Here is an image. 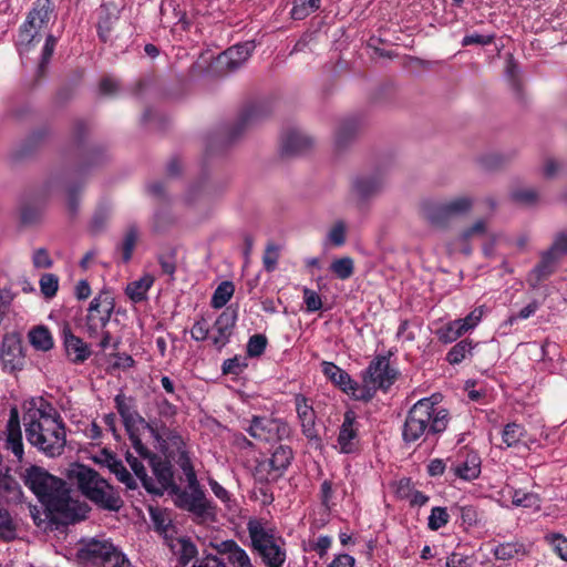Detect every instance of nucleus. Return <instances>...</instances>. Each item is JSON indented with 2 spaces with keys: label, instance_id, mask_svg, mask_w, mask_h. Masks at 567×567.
<instances>
[{
  "label": "nucleus",
  "instance_id": "nucleus-11",
  "mask_svg": "<svg viewBox=\"0 0 567 567\" xmlns=\"http://www.w3.org/2000/svg\"><path fill=\"white\" fill-rule=\"evenodd\" d=\"M148 465L155 476V481L147 476L144 488L148 494L155 496H162L164 492L168 494L174 491V485H177L174 481L173 466L168 460L162 458L157 454H152L148 460Z\"/></svg>",
  "mask_w": 567,
  "mask_h": 567
},
{
  "label": "nucleus",
  "instance_id": "nucleus-63",
  "mask_svg": "<svg viewBox=\"0 0 567 567\" xmlns=\"http://www.w3.org/2000/svg\"><path fill=\"white\" fill-rule=\"evenodd\" d=\"M495 41V34H467L462 40V47H470L473 44L489 45Z\"/></svg>",
  "mask_w": 567,
  "mask_h": 567
},
{
  "label": "nucleus",
  "instance_id": "nucleus-56",
  "mask_svg": "<svg viewBox=\"0 0 567 567\" xmlns=\"http://www.w3.org/2000/svg\"><path fill=\"white\" fill-rule=\"evenodd\" d=\"M450 520V515L446 507L435 506L431 509L429 516L427 527L431 530H439L444 527Z\"/></svg>",
  "mask_w": 567,
  "mask_h": 567
},
{
  "label": "nucleus",
  "instance_id": "nucleus-37",
  "mask_svg": "<svg viewBox=\"0 0 567 567\" xmlns=\"http://www.w3.org/2000/svg\"><path fill=\"white\" fill-rule=\"evenodd\" d=\"M475 346L476 344H474L471 339L465 338L450 349L446 353L445 360L452 365H457L467 357L472 355Z\"/></svg>",
  "mask_w": 567,
  "mask_h": 567
},
{
  "label": "nucleus",
  "instance_id": "nucleus-60",
  "mask_svg": "<svg viewBox=\"0 0 567 567\" xmlns=\"http://www.w3.org/2000/svg\"><path fill=\"white\" fill-rule=\"evenodd\" d=\"M279 259V247L274 243L266 246L262 264L266 271L271 272L276 269Z\"/></svg>",
  "mask_w": 567,
  "mask_h": 567
},
{
  "label": "nucleus",
  "instance_id": "nucleus-25",
  "mask_svg": "<svg viewBox=\"0 0 567 567\" xmlns=\"http://www.w3.org/2000/svg\"><path fill=\"white\" fill-rule=\"evenodd\" d=\"M312 145V140L298 130H290L281 136V154L293 156L305 153Z\"/></svg>",
  "mask_w": 567,
  "mask_h": 567
},
{
  "label": "nucleus",
  "instance_id": "nucleus-31",
  "mask_svg": "<svg viewBox=\"0 0 567 567\" xmlns=\"http://www.w3.org/2000/svg\"><path fill=\"white\" fill-rule=\"evenodd\" d=\"M321 367L324 377L334 385H337L342 392L347 391V389H351L352 379L348 372L339 368L333 362L323 361Z\"/></svg>",
  "mask_w": 567,
  "mask_h": 567
},
{
  "label": "nucleus",
  "instance_id": "nucleus-22",
  "mask_svg": "<svg viewBox=\"0 0 567 567\" xmlns=\"http://www.w3.org/2000/svg\"><path fill=\"white\" fill-rule=\"evenodd\" d=\"M115 300L109 290H102L90 302L86 319L92 322L99 321V324L106 327L113 315Z\"/></svg>",
  "mask_w": 567,
  "mask_h": 567
},
{
  "label": "nucleus",
  "instance_id": "nucleus-61",
  "mask_svg": "<svg viewBox=\"0 0 567 567\" xmlns=\"http://www.w3.org/2000/svg\"><path fill=\"white\" fill-rule=\"evenodd\" d=\"M32 264L34 268L49 269L53 266V260L45 248H38L33 251Z\"/></svg>",
  "mask_w": 567,
  "mask_h": 567
},
{
  "label": "nucleus",
  "instance_id": "nucleus-2",
  "mask_svg": "<svg viewBox=\"0 0 567 567\" xmlns=\"http://www.w3.org/2000/svg\"><path fill=\"white\" fill-rule=\"evenodd\" d=\"M441 394H432L416 401L408 411L402 425V441L405 445H420L437 439L449 426L451 416L447 409L439 405Z\"/></svg>",
  "mask_w": 567,
  "mask_h": 567
},
{
  "label": "nucleus",
  "instance_id": "nucleus-58",
  "mask_svg": "<svg viewBox=\"0 0 567 567\" xmlns=\"http://www.w3.org/2000/svg\"><path fill=\"white\" fill-rule=\"evenodd\" d=\"M39 30L40 29L33 24H29L28 20H25L19 28V44L28 49L39 35Z\"/></svg>",
  "mask_w": 567,
  "mask_h": 567
},
{
  "label": "nucleus",
  "instance_id": "nucleus-28",
  "mask_svg": "<svg viewBox=\"0 0 567 567\" xmlns=\"http://www.w3.org/2000/svg\"><path fill=\"white\" fill-rule=\"evenodd\" d=\"M104 463L110 472L113 473L116 478L126 486L127 489L137 488L136 480L127 471L123 462L115 456V454L105 452Z\"/></svg>",
  "mask_w": 567,
  "mask_h": 567
},
{
  "label": "nucleus",
  "instance_id": "nucleus-34",
  "mask_svg": "<svg viewBox=\"0 0 567 567\" xmlns=\"http://www.w3.org/2000/svg\"><path fill=\"white\" fill-rule=\"evenodd\" d=\"M138 239V229L136 226H130L120 244L116 246V251L121 254L122 262L127 264L133 256Z\"/></svg>",
  "mask_w": 567,
  "mask_h": 567
},
{
  "label": "nucleus",
  "instance_id": "nucleus-5",
  "mask_svg": "<svg viewBox=\"0 0 567 567\" xmlns=\"http://www.w3.org/2000/svg\"><path fill=\"white\" fill-rule=\"evenodd\" d=\"M247 532L251 551L261 558L266 567L284 566L287 554L286 549L279 544L284 540L276 536L274 528L267 527L261 519L250 518L247 522Z\"/></svg>",
  "mask_w": 567,
  "mask_h": 567
},
{
  "label": "nucleus",
  "instance_id": "nucleus-36",
  "mask_svg": "<svg viewBox=\"0 0 567 567\" xmlns=\"http://www.w3.org/2000/svg\"><path fill=\"white\" fill-rule=\"evenodd\" d=\"M526 435L527 430L523 424L511 422L507 423L502 431V441L506 447H517Z\"/></svg>",
  "mask_w": 567,
  "mask_h": 567
},
{
  "label": "nucleus",
  "instance_id": "nucleus-46",
  "mask_svg": "<svg viewBox=\"0 0 567 567\" xmlns=\"http://www.w3.org/2000/svg\"><path fill=\"white\" fill-rule=\"evenodd\" d=\"M351 383V389H347L344 393L351 395L357 401L369 402L379 391L373 384L368 382H362V385H360L357 381L352 380Z\"/></svg>",
  "mask_w": 567,
  "mask_h": 567
},
{
  "label": "nucleus",
  "instance_id": "nucleus-27",
  "mask_svg": "<svg viewBox=\"0 0 567 567\" xmlns=\"http://www.w3.org/2000/svg\"><path fill=\"white\" fill-rule=\"evenodd\" d=\"M53 10L54 4L51 0H35L25 20L29 24L42 29L50 21Z\"/></svg>",
  "mask_w": 567,
  "mask_h": 567
},
{
  "label": "nucleus",
  "instance_id": "nucleus-39",
  "mask_svg": "<svg viewBox=\"0 0 567 567\" xmlns=\"http://www.w3.org/2000/svg\"><path fill=\"white\" fill-rule=\"evenodd\" d=\"M177 556L178 567L187 566L198 554L195 543L189 537L177 538Z\"/></svg>",
  "mask_w": 567,
  "mask_h": 567
},
{
  "label": "nucleus",
  "instance_id": "nucleus-52",
  "mask_svg": "<svg viewBox=\"0 0 567 567\" xmlns=\"http://www.w3.org/2000/svg\"><path fill=\"white\" fill-rule=\"evenodd\" d=\"M544 539L560 559L567 561V537L559 533H550L545 535Z\"/></svg>",
  "mask_w": 567,
  "mask_h": 567
},
{
  "label": "nucleus",
  "instance_id": "nucleus-29",
  "mask_svg": "<svg viewBox=\"0 0 567 567\" xmlns=\"http://www.w3.org/2000/svg\"><path fill=\"white\" fill-rule=\"evenodd\" d=\"M421 213L424 219L434 227H445L451 219L445 204L424 202L421 206Z\"/></svg>",
  "mask_w": 567,
  "mask_h": 567
},
{
  "label": "nucleus",
  "instance_id": "nucleus-35",
  "mask_svg": "<svg viewBox=\"0 0 567 567\" xmlns=\"http://www.w3.org/2000/svg\"><path fill=\"white\" fill-rule=\"evenodd\" d=\"M359 131V122L354 117L343 120L336 133V145L338 148L346 147Z\"/></svg>",
  "mask_w": 567,
  "mask_h": 567
},
{
  "label": "nucleus",
  "instance_id": "nucleus-23",
  "mask_svg": "<svg viewBox=\"0 0 567 567\" xmlns=\"http://www.w3.org/2000/svg\"><path fill=\"white\" fill-rule=\"evenodd\" d=\"M237 318V310L231 307H227L217 317L213 326L214 334L212 336V342L216 348L221 349L229 342Z\"/></svg>",
  "mask_w": 567,
  "mask_h": 567
},
{
  "label": "nucleus",
  "instance_id": "nucleus-47",
  "mask_svg": "<svg viewBox=\"0 0 567 567\" xmlns=\"http://www.w3.org/2000/svg\"><path fill=\"white\" fill-rule=\"evenodd\" d=\"M512 503L517 507H525L532 509L540 508V498L537 494L525 492L522 489H514L512 493Z\"/></svg>",
  "mask_w": 567,
  "mask_h": 567
},
{
  "label": "nucleus",
  "instance_id": "nucleus-64",
  "mask_svg": "<svg viewBox=\"0 0 567 567\" xmlns=\"http://www.w3.org/2000/svg\"><path fill=\"white\" fill-rule=\"evenodd\" d=\"M330 241L337 246H343L346 243V225L343 221H337L329 231Z\"/></svg>",
  "mask_w": 567,
  "mask_h": 567
},
{
  "label": "nucleus",
  "instance_id": "nucleus-18",
  "mask_svg": "<svg viewBox=\"0 0 567 567\" xmlns=\"http://www.w3.org/2000/svg\"><path fill=\"white\" fill-rule=\"evenodd\" d=\"M0 360L6 372L12 373L22 370L24 355L21 340L17 334H6L3 337L0 348Z\"/></svg>",
  "mask_w": 567,
  "mask_h": 567
},
{
  "label": "nucleus",
  "instance_id": "nucleus-59",
  "mask_svg": "<svg viewBox=\"0 0 567 567\" xmlns=\"http://www.w3.org/2000/svg\"><path fill=\"white\" fill-rule=\"evenodd\" d=\"M476 563V557L465 555L458 551L451 553L446 558V567H473Z\"/></svg>",
  "mask_w": 567,
  "mask_h": 567
},
{
  "label": "nucleus",
  "instance_id": "nucleus-44",
  "mask_svg": "<svg viewBox=\"0 0 567 567\" xmlns=\"http://www.w3.org/2000/svg\"><path fill=\"white\" fill-rule=\"evenodd\" d=\"M330 270L338 279L347 280L354 274V260L349 256L334 259L330 264Z\"/></svg>",
  "mask_w": 567,
  "mask_h": 567
},
{
  "label": "nucleus",
  "instance_id": "nucleus-17",
  "mask_svg": "<svg viewBox=\"0 0 567 567\" xmlns=\"http://www.w3.org/2000/svg\"><path fill=\"white\" fill-rule=\"evenodd\" d=\"M296 412L298 420L301 425V432L307 437L309 442H317L319 443L321 441L317 426H316V412L312 406V402L310 399L305 396L301 393H298L293 398Z\"/></svg>",
  "mask_w": 567,
  "mask_h": 567
},
{
  "label": "nucleus",
  "instance_id": "nucleus-8",
  "mask_svg": "<svg viewBox=\"0 0 567 567\" xmlns=\"http://www.w3.org/2000/svg\"><path fill=\"white\" fill-rule=\"evenodd\" d=\"M567 254V233H559L551 246L542 254L539 262L528 275V282L536 288L556 270L559 259Z\"/></svg>",
  "mask_w": 567,
  "mask_h": 567
},
{
  "label": "nucleus",
  "instance_id": "nucleus-53",
  "mask_svg": "<svg viewBox=\"0 0 567 567\" xmlns=\"http://www.w3.org/2000/svg\"><path fill=\"white\" fill-rule=\"evenodd\" d=\"M449 213L450 218L458 215H463L473 206V200L467 196H461L453 198L446 203H444Z\"/></svg>",
  "mask_w": 567,
  "mask_h": 567
},
{
  "label": "nucleus",
  "instance_id": "nucleus-43",
  "mask_svg": "<svg viewBox=\"0 0 567 567\" xmlns=\"http://www.w3.org/2000/svg\"><path fill=\"white\" fill-rule=\"evenodd\" d=\"M235 292V285L233 281L225 280L221 281L217 288L215 289L212 299L210 306L214 309H221L227 305V302L231 299Z\"/></svg>",
  "mask_w": 567,
  "mask_h": 567
},
{
  "label": "nucleus",
  "instance_id": "nucleus-51",
  "mask_svg": "<svg viewBox=\"0 0 567 567\" xmlns=\"http://www.w3.org/2000/svg\"><path fill=\"white\" fill-rule=\"evenodd\" d=\"M59 277L55 274L45 272L40 277L39 286L45 299H52L59 290Z\"/></svg>",
  "mask_w": 567,
  "mask_h": 567
},
{
  "label": "nucleus",
  "instance_id": "nucleus-41",
  "mask_svg": "<svg viewBox=\"0 0 567 567\" xmlns=\"http://www.w3.org/2000/svg\"><path fill=\"white\" fill-rule=\"evenodd\" d=\"M18 536V525L10 512L0 507V542L10 543Z\"/></svg>",
  "mask_w": 567,
  "mask_h": 567
},
{
  "label": "nucleus",
  "instance_id": "nucleus-38",
  "mask_svg": "<svg viewBox=\"0 0 567 567\" xmlns=\"http://www.w3.org/2000/svg\"><path fill=\"white\" fill-rule=\"evenodd\" d=\"M30 343L40 351H49L54 347L51 331L44 326H38L29 332Z\"/></svg>",
  "mask_w": 567,
  "mask_h": 567
},
{
  "label": "nucleus",
  "instance_id": "nucleus-16",
  "mask_svg": "<svg viewBox=\"0 0 567 567\" xmlns=\"http://www.w3.org/2000/svg\"><path fill=\"white\" fill-rule=\"evenodd\" d=\"M61 338L65 357L71 363L83 364L92 355L90 344L75 336L68 322L61 329Z\"/></svg>",
  "mask_w": 567,
  "mask_h": 567
},
{
  "label": "nucleus",
  "instance_id": "nucleus-26",
  "mask_svg": "<svg viewBox=\"0 0 567 567\" xmlns=\"http://www.w3.org/2000/svg\"><path fill=\"white\" fill-rule=\"evenodd\" d=\"M0 495L7 504H22L24 493L20 483L9 474L0 473Z\"/></svg>",
  "mask_w": 567,
  "mask_h": 567
},
{
  "label": "nucleus",
  "instance_id": "nucleus-7",
  "mask_svg": "<svg viewBox=\"0 0 567 567\" xmlns=\"http://www.w3.org/2000/svg\"><path fill=\"white\" fill-rule=\"evenodd\" d=\"M293 460V451L289 445L279 444L269 458L258 461L254 477L260 484L278 481L284 476Z\"/></svg>",
  "mask_w": 567,
  "mask_h": 567
},
{
  "label": "nucleus",
  "instance_id": "nucleus-62",
  "mask_svg": "<svg viewBox=\"0 0 567 567\" xmlns=\"http://www.w3.org/2000/svg\"><path fill=\"white\" fill-rule=\"evenodd\" d=\"M302 292H303V301H305L306 309L308 312H316L322 308L321 298L316 291H313L309 288H303Z\"/></svg>",
  "mask_w": 567,
  "mask_h": 567
},
{
  "label": "nucleus",
  "instance_id": "nucleus-33",
  "mask_svg": "<svg viewBox=\"0 0 567 567\" xmlns=\"http://www.w3.org/2000/svg\"><path fill=\"white\" fill-rule=\"evenodd\" d=\"M107 548H110V542L91 539L79 550V557L86 564L94 566Z\"/></svg>",
  "mask_w": 567,
  "mask_h": 567
},
{
  "label": "nucleus",
  "instance_id": "nucleus-14",
  "mask_svg": "<svg viewBox=\"0 0 567 567\" xmlns=\"http://www.w3.org/2000/svg\"><path fill=\"white\" fill-rule=\"evenodd\" d=\"M115 408L123 420L126 431H131L136 423L150 430L155 439H159L157 425L154 422H147L138 414L134 405V399L127 398L123 393H118L114 398Z\"/></svg>",
  "mask_w": 567,
  "mask_h": 567
},
{
  "label": "nucleus",
  "instance_id": "nucleus-13",
  "mask_svg": "<svg viewBox=\"0 0 567 567\" xmlns=\"http://www.w3.org/2000/svg\"><path fill=\"white\" fill-rule=\"evenodd\" d=\"M254 49L255 44L252 42H245L228 48L216 58V69L225 74L237 71L250 58Z\"/></svg>",
  "mask_w": 567,
  "mask_h": 567
},
{
  "label": "nucleus",
  "instance_id": "nucleus-20",
  "mask_svg": "<svg viewBox=\"0 0 567 567\" xmlns=\"http://www.w3.org/2000/svg\"><path fill=\"white\" fill-rule=\"evenodd\" d=\"M4 449L10 451L18 462H23L24 445L20 426L19 412L16 406L11 408L6 427Z\"/></svg>",
  "mask_w": 567,
  "mask_h": 567
},
{
  "label": "nucleus",
  "instance_id": "nucleus-24",
  "mask_svg": "<svg viewBox=\"0 0 567 567\" xmlns=\"http://www.w3.org/2000/svg\"><path fill=\"white\" fill-rule=\"evenodd\" d=\"M48 192L45 188L40 194L23 199L20 206V220L22 225L31 226L41 220Z\"/></svg>",
  "mask_w": 567,
  "mask_h": 567
},
{
  "label": "nucleus",
  "instance_id": "nucleus-48",
  "mask_svg": "<svg viewBox=\"0 0 567 567\" xmlns=\"http://www.w3.org/2000/svg\"><path fill=\"white\" fill-rule=\"evenodd\" d=\"M319 7L320 0H295L290 16L293 20H303Z\"/></svg>",
  "mask_w": 567,
  "mask_h": 567
},
{
  "label": "nucleus",
  "instance_id": "nucleus-42",
  "mask_svg": "<svg viewBox=\"0 0 567 567\" xmlns=\"http://www.w3.org/2000/svg\"><path fill=\"white\" fill-rule=\"evenodd\" d=\"M151 518L154 525L155 532L163 535L165 538L172 537L176 532L172 519L162 509H151Z\"/></svg>",
  "mask_w": 567,
  "mask_h": 567
},
{
  "label": "nucleus",
  "instance_id": "nucleus-9",
  "mask_svg": "<svg viewBox=\"0 0 567 567\" xmlns=\"http://www.w3.org/2000/svg\"><path fill=\"white\" fill-rule=\"evenodd\" d=\"M392 354V351H389L388 354L375 355L361 372L362 382L373 384L378 390L386 393L400 375V371L390 364Z\"/></svg>",
  "mask_w": 567,
  "mask_h": 567
},
{
  "label": "nucleus",
  "instance_id": "nucleus-4",
  "mask_svg": "<svg viewBox=\"0 0 567 567\" xmlns=\"http://www.w3.org/2000/svg\"><path fill=\"white\" fill-rule=\"evenodd\" d=\"M79 491L99 508L110 512H118L123 501L118 492L95 470L86 465H78L70 473Z\"/></svg>",
  "mask_w": 567,
  "mask_h": 567
},
{
  "label": "nucleus",
  "instance_id": "nucleus-54",
  "mask_svg": "<svg viewBox=\"0 0 567 567\" xmlns=\"http://www.w3.org/2000/svg\"><path fill=\"white\" fill-rule=\"evenodd\" d=\"M177 450H178V455H177L176 463L179 466V468L183 471L187 483L194 484V482H196V480H197V475L194 470L190 456L185 449L178 447Z\"/></svg>",
  "mask_w": 567,
  "mask_h": 567
},
{
  "label": "nucleus",
  "instance_id": "nucleus-15",
  "mask_svg": "<svg viewBox=\"0 0 567 567\" xmlns=\"http://www.w3.org/2000/svg\"><path fill=\"white\" fill-rule=\"evenodd\" d=\"M216 554H208L205 557H215L231 567H255L248 553L240 547L236 540L227 539L213 545Z\"/></svg>",
  "mask_w": 567,
  "mask_h": 567
},
{
  "label": "nucleus",
  "instance_id": "nucleus-12",
  "mask_svg": "<svg viewBox=\"0 0 567 567\" xmlns=\"http://www.w3.org/2000/svg\"><path fill=\"white\" fill-rule=\"evenodd\" d=\"M269 109L265 103L257 102L246 105L239 113L238 120L226 133V144L235 142L246 130L266 118Z\"/></svg>",
  "mask_w": 567,
  "mask_h": 567
},
{
  "label": "nucleus",
  "instance_id": "nucleus-45",
  "mask_svg": "<svg viewBox=\"0 0 567 567\" xmlns=\"http://www.w3.org/2000/svg\"><path fill=\"white\" fill-rule=\"evenodd\" d=\"M117 17L109 12L105 6L101 7L97 22V35L102 42H107Z\"/></svg>",
  "mask_w": 567,
  "mask_h": 567
},
{
  "label": "nucleus",
  "instance_id": "nucleus-57",
  "mask_svg": "<svg viewBox=\"0 0 567 567\" xmlns=\"http://www.w3.org/2000/svg\"><path fill=\"white\" fill-rule=\"evenodd\" d=\"M248 367V362L246 358L240 355H235L230 359H227L223 362L221 372L223 374H231L239 375L245 371Z\"/></svg>",
  "mask_w": 567,
  "mask_h": 567
},
{
  "label": "nucleus",
  "instance_id": "nucleus-49",
  "mask_svg": "<svg viewBox=\"0 0 567 567\" xmlns=\"http://www.w3.org/2000/svg\"><path fill=\"white\" fill-rule=\"evenodd\" d=\"M56 42L58 39L53 34H49L45 39L44 45L42 48L41 60L37 71L39 79L45 75L48 64L54 53Z\"/></svg>",
  "mask_w": 567,
  "mask_h": 567
},
{
  "label": "nucleus",
  "instance_id": "nucleus-50",
  "mask_svg": "<svg viewBox=\"0 0 567 567\" xmlns=\"http://www.w3.org/2000/svg\"><path fill=\"white\" fill-rule=\"evenodd\" d=\"M451 511L457 513L461 517L462 525L467 529L477 525L480 520V514L473 505H454Z\"/></svg>",
  "mask_w": 567,
  "mask_h": 567
},
{
  "label": "nucleus",
  "instance_id": "nucleus-30",
  "mask_svg": "<svg viewBox=\"0 0 567 567\" xmlns=\"http://www.w3.org/2000/svg\"><path fill=\"white\" fill-rule=\"evenodd\" d=\"M492 553L497 560H512L526 556L528 550L524 543L515 540L498 544Z\"/></svg>",
  "mask_w": 567,
  "mask_h": 567
},
{
  "label": "nucleus",
  "instance_id": "nucleus-40",
  "mask_svg": "<svg viewBox=\"0 0 567 567\" xmlns=\"http://www.w3.org/2000/svg\"><path fill=\"white\" fill-rule=\"evenodd\" d=\"M153 285V278L151 276H144L138 280L130 282L126 286L125 292L133 302H142L146 299L147 291Z\"/></svg>",
  "mask_w": 567,
  "mask_h": 567
},
{
  "label": "nucleus",
  "instance_id": "nucleus-19",
  "mask_svg": "<svg viewBox=\"0 0 567 567\" xmlns=\"http://www.w3.org/2000/svg\"><path fill=\"white\" fill-rule=\"evenodd\" d=\"M337 442L343 454H354L360 451L359 423L353 411L344 413Z\"/></svg>",
  "mask_w": 567,
  "mask_h": 567
},
{
  "label": "nucleus",
  "instance_id": "nucleus-1",
  "mask_svg": "<svg viewBox=\"0 0 567 567\" xmlns=\"http://www.w3.org/2000/svg\"><path fill=\"white\" fill-rule=\"evenodd\" d=\"M23 483L44 506L51 523L66 526L82 519L62 478L41 466L31 465L24 472Z\"/></svg>",
  "mask_w": 567,
  "mask_h": 567
},
{
  "label": "nucleus",
  "instance_id": "nucleus-55",
  "mask_svg": "<svg viewBox=\"0 0 567 567\" xmlns=\"http://www.w3.org/2000/svg\"><path fill=\"white\" fill-rule=\"evenodd\" d=\"M268 344V340L265 334L256 333L252 334L247 342L246 352L249 358H258L264 354Z\"/></svg>",
  "mask_w": 567,
  "mask_h": 567
},
{
  "label": "nucleus",
  "instance_id": "nucleus-10",
  "mask_svg": "<svg viewBox=\"0 0 567 567\" xmlns=\"http://www.w3.org/2000/svg\"><path fill=\"white\" fill-rule=\"evenodd\" d=\"M243 429L255 440L260 442H278L290 435V426L281 419L254 415L247 426Z\"/></svg>",
  "mask_w": 567,
  "mask_h": 567
},
{
  "label": "nucleus",
  "instance_id": "nucleus-6",
  "mask_svg": "<svg viewBox=\"0 0 567 567\" xmlns=\"http://www.w3.org/2000/svg\"><path fill=\"white\" fill-rule=\"evenodd\" d=\"M177 508L188 512L197 523L215 522L216 505L208 499L205 491L200 486L198 480L187 483V487L182 488L174 485V491L169 494Z\"/></svg>",
  "mask_w": 567,
  "mask_h": 567
},
{
  "label": "nucleus",
  "instance_id": "nucleus-21",
  "mask_svg": "<svg viewBox=\"0 0 567 567\" xmlns=\"http://www.w3.org/2000/svg\"><path fill=\"white\" fill-rule=\"evenodd\" d=\"M450 470L454 476L471 482L480 477L482 472V458L480 454L473 450L466 451L461 455L457 462L451 464Z\"/></svg>",
  "mask_w": 567,
  "mask_h": 567
},
{
  "label": "nucleus",
  "instance_id": "nucleus-3",
  "mask_svg": "<svg viewBox=\"0 0 567 567\" xmlns=\"http://www.w3.org/2000/svg\"><path fill=\"white\" fill-rule=\"evenodd\" d=\"M28 443L47 457L55 458L66 445L65 423L58 412L50 414L42 409H30L23 415Z\"/></svg>",
  "mask_w": 567,
  "mask_h": 567
},
{
  "label": "nucleus",
  "instance_id": "nucleus-32",
  "mask_svg": "<svg viewBox=\"0 0 567 567\" xmlns=\"http://www.w3.org/2000/svg\"><path fill=\"white\" fill-rule=\"evenodd\" d=\"M382 185L383 177L378 173L372 176L358 177L353 183V188L360 197L368 198L379 192Z\"/></svg>",
  "mask_w": 567,
  "mask_h": 567
}]
</instances>
